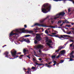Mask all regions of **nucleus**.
Instances as JSON below:
<instances>
[{"mask_svg": "<svg viewBox=\"0 0 74 74\" xmlns=\"http://www.w3.org/2000/svg\"><path fill=\"white\" fill-rule=\"evenodd\" d=\"M67 34H71V31H70L69 32H67Z\"/></svg>", "mask_w": 74, "mask_h": 74, "instance_id": "cd10ccee", "label": "nucleus"}, {"mask_svg": "<svg viewBox=\"0 0 74 74\" xmlns=\"http://www.w3.org/2000/svg\"><path fill=\"white\" fill-rule=\"evenodd\" d=\"M6 46H7V45H3V46L2 47H3V48H4L5 47H6Z\"/></svg>", "mask_w": 74, "mask_h": 74, "instance_id": "5fc2aeb1", "label": "nucleus"}, {"mask_svg": "<svg viewBox=\"0 0 74 74\" xmlns=\"http://www.w3.org/2000/svg\"><path fill=\"white\" fill-rule=\"evenodd\" d=\"M48 36H51V37H53V35H50V34H48Z\"/></svg>", "mask_w": 74, "mask_h": 74, "instance_id": "a19ab883", "label": "nucleus"}, {"mask_svg": "<svg viewBox=\"0 0 74 74\" xmlns=\"http://www.w3.org/2000/svg\"><path fill=\"white\" fill-rule=\"evenodd\" d=\"M61 36H59L57 35H55L54 36V37H58V38H60V39H61L62 38H64V37L62 35H61Z\"/></svg>", "mask_w": 74, "mask_h": 74, "instance_id": "6e6552de", "label": "nucleus"}, {"mask_svg": "<svg viewBox=\"0 0 74 74\" xmlns=\"http://www.w3.org/2000/svg\"><path fill=\"white\" fill-rule=\"evenodd\" d=\"M59 50L58 49V50H56V52H59Z\"/></svg>", "mask_w": 74, "mask_h": 74, "instance_id": "a18cd8bd", "label": "nucleus"}, {"mask_svg": "<svg viewBox=\"0 0 74 74\" xmlns=\"http://www.w3.org/2000/svg\"><path fill=\"white\" fill-rule=\"evenodd\" d=\"M47 18H49V17H48V16H47L46 18L44 19L43 20L41 21H40V22H41V23H43L44 22V21H45V20L46 19H47Z\"/></svg>", "mask_w": 74, "mask_h": 74, "instance_id": "f8f14e48", "label": "nucleus"}, {"mask_svg": "<svg viewBox=\"0 0 74 74\" xmlns=\"http://www.w3.org/2000/svg\"><path fill=\"white\" fill-rule=\"evenodd\" d=\"M64 62V61L63 60H61V63H63Z\"/></svg>", "mask_w": 74, "mask_h": 74, "instance_id": "09e8293b", "label": "nucleus"}, {"mask_svg": "<svg viewBox=\"0 0 74 74\" xmlns=\"http://www.w3.org/2000/svg\"><path fill=\"white\" fill-rule=\"evenodd\" d=\"M25 56V55H20V57H19V58L20 59H22V58H21V57H22V56Z\"/></svg>", "mask_w": 74, "mask_h": 74, "instance_id": "a878e982", "label": "nucleus"}, {"mask_svg": "<svg viewBox=\"0 0 74 74\" xmlns=\"http://www.w3.org/2000/svg\"><path fill=\"white\" fill-rule=\"evenodd\" d=\"M23 52L25 54V55H26V53H26V50L24 49L23 50Z\"/></svg>", "mask_w": 74, "mask_h": 74, "instance_id": "aec40b11", "label": "nucleus"}, {"mask_svg": "<svg viewBox=\"0 0 74 74\" xmlns=\"http://www.w3.org/2000/svg\"><path fill=\"white\" fill-rule=\"evenodd\" d=\"M39 52L40 53H41V49H39Z\"/></svg>", "mask_w": 74, "mask_h": 74, "instance_id": "58836bf2", "label": "nucleus"}, {"mask_svg": "<svg viewBox=\"0 0 74 74\" xmlns=\"http://www.w3.org/2000/svg\"><path fill=\"white\" fill-rule=\"evenodd\" d=\"M31 34H32L33 35H36V34L35 33H34L33 32H32Z\"/></svg>", "mask_w": 74, "mask_h": 74, "instance_id": "ea45409f", "label": "nucleus"}, {"mask_svg": "<svg viewBox=\"0 0 74 74\" xmlns=\"http://www.w3.org/2000/svg\"><path fill=\"white\" fill-rule=\"evenodd\" d=\"M38 60H42V58H39L38 59Z\"/></svg>", "mask_w": 74, "mask_h": 74, "instance_id": "bf43d9fd", "label": "nucleus"}, {"mask_svg": "<svg viewBox=\"0 0 74 74\" xmlns=\"http://www.w3.org/2000/svg\"><path fill=\"white\" fill-rule=\"evenodd\" d=\"M68 12H70V8L68 9Z\"/></svg>", "mask_w": 74, "mask_h": 74, "instance_id": "49530a36", "label": "nucleus"}, {"mask_svg": "<svg viewBox=\"0 0 74 74\" xmlns=\"http://www.w3.org/2000/svg\"><path fill=\"white\" fill-rule=\"evenodd\" d=\"M61 29H62V30H63V32H64V33H65V30L64 29L62 28H61Z\"/></svg>", "mask_w": 74, "mask_h": 74, "instance_id": "79ce46f5", "label": "nucleus"}, {"mask_svg": "<svg viewBox=\"0 0 74 74\" xmlns=\"http://www.w3.org/2000/svg\"><path fill=\"white\" fill-rule=\"evenodd\" d=\"M47 44L49 45V46H50V45H51L50 44L48 43H47Z\"/></svg>", "mask_w": 74, "mask_h": 74, "instance_id": "680f3d73", "label": "nucleus"}, {"mask_svg": "<svg viewBox=\"0 0 74 74\" xmlns=\"http://www.w3.org/2000/svg\"><path fill=\"white\" fill-rule=\"evenodd\" d=\"M11 53L13 57H14V58H17V57H19V56H16V55H19L21 54V52H20L16 54V51L14 50V49H13L11 51Z\"/></svg>", "mask_w": 74, "mask_h": 74, "instance_id": "20e7f679", "label": "nucleus"}, {"mask_svg": "<svg viewBox=\"0 0 74 74\" xmlns=\"http://www.w3.org/2000/svg\"><path fill=\"white\" fill-rule=\"evenodd\" d=\"M46 42H48L49 41V39H48V38H47V39L46 40Z\"/></svg>", "mask_w": 74, "mask_h": 74, "instance_id": "c85d7f7f", "label": "nucleus"}, {"mask_svg": "<svg viewBox=\"0 0 74 74\" xmlns=\"http://www.w3.org/2000/svg\"><path fill=\"white\" fill-rule=\"evenodd\" d=\"M28 71H30L32 70V69H30V68H28Z\"/></svg>", "mask_w": 74, "mask_h": 74, "instance_id": "e433bc0d", "label": "nucleus"}, {"mask_svg": "<svg viewBox=\"0 0 74 74\" xmlns=\"http://www.w3.org/2000/svg\"><path fill=\"white\" fill-rule=\"evenodd\" d=\"M25 28H23L22 29H16L15 30V33H14L13 31H12L10 34V36L11 37V36H12L14 35H18L20 33H22V32L25 31Z\"/></svg>", "mask_w": 74, "mask_h": 74, "instance_id": "f03ea898", "label": "nucleus"}, {"mask_svg": "<svg viewBox=\"0 0 74 74\" xmlns=\"http://www.w3.org/2000/svg\"><path fill=\"white\" fill-rule=\"evenodd\" d=\"M36 40L38 41H40L42 40L41 38L40 35H37L36 37Z\"/></svg>", "mask_w": 74, "mask_h": 74, "instance_id": "423d86ee", "label": "nucleus"}, {"mask_svg": "<svg viewBox=\"0 0 74 74\" xmlns=\"http://www.w3.org/2000/svg\"><path fill=\"white\" fill-rule=\"evenodd\" d=\"M45 65H46V66H48V64L47 63H46L45 64H44Z\"/></svg>", "mask_w": 74, "mask_h": 74, "instance_id": "0e129e2a", "label": "nucleus"}, {"mask_svg": "<svg viewBox=\"0 0 74 74\" xmlns=\"http://www.w3.org/2000/svg\"><path fill=\"white\" fill-rule=\"evenodd\" d=\"M67 44V42H66V44H64V45H66Z\"/></svg>", "mask_w": 74, "mask_h": 74, "instance_id": "338daca9", "label": "nucleus"}, {"mask_svg": "<svg viewBox=\"0 0 74 74\" xmlns=\"http://www.w3.org/2000/svg\"><path fill=\"white\" fill-rule=\"evenodd\" d=\"M38 40H37V39L34 40V43H35V44H38Z\"/></svg>", "mask_w": 74, "mask_h": 74, "instance_id": "4468645a", "label": "nucleus"}, {"mask_svg": "<svg viewBox=\"0 0 74 74\" xmlns=\"http://www.w3.org/2000/svg\"><path fill=\"white\" fill-rule=\"evenodd\" d=\"M70 57L71 58H74V56L73 55H70Z\"/></svg>", "mask_w": 74, "mask_h": 74, "instance_id": "412c9836", "label": "nucleus"}, {"mask_svg": "<svg viewBox=\"0 0 74 74\" xmlns=\"http://www.w3.org/2000/svg\"><path fill=\"white\" fill-rule=\"evenodd\" d=\"M65 21H63V23H65Z\"/></svg>", "mask_w": 74, "mask_h": 74, "instance_id": "774afa93", "label": "nucleus"}, {"mask_svg": "<svg viewBox=\"0 0 74 74\" xmlns=\"http://www.w3.org/2000/svg\"><path fill=\"white\" fill-rule=\"evenodd\" d=\"M36 64H38V66H42V65H44V64H41V63H40V64H39L38 63H36Z\"/></svg>", "mask_w": 74, "mask_h": 74, "instance_id": "dca6fc26", "label": "nucleus"}, {"mask_svg": "<svg viewBox=\"0 0 74 74\" xmlns=\"http://www.w3.org/2000/svg\"><path fill=\"white\" fill-rule=\"evenodd\" d=\"M26 73H27V74H29V71H27Z\"/></svg>", "mask_w": 74, "mask_h": 74, "instance_id": "6e6d98bb", "label": "nucleus"}, {"mask_svg": "<svg viewBox=\"0 0 74 74\" xmlns=\"http://www.w3.org/2000/svg\"><path fill=\"white\" fill-rule=\"evenodd\" d=\"M69 62H70V61H73V59L71 58H69Z\"/></svg>", "mask_w": 74, "mask_h": 74, "instance_id": "7c9ffc66", "label": "nucleus"}, {"mask_svg": "<svg viewBox=\"0 0 74 74\" xmlns=\"http://www.w3.org/2000/svg\"><path fill=\"white\" fill-rule=\"evenodd\" d=\"M36 63H37V62H35V66L36 68H38V65L36 64Z\"/></svg>", "mask_w": 74, "mask_h": 74, "instance_id": "6ab92c4d", "label": "nucleus"}, {"mask_svg": "<svg viewBox=\"0 0 74 74\" xmlns=\"http://www.w3.org/2000/svg\"><path fill=\"white\" fill-rule=\"evenodd\" d=\"M53 63H54V64H53V66H55V65H56V64H57V66H58V64H59V63H56V61H54L53 62Z\"/></svg>", "mask_w": 74, "mask_h": 74, "instance_id": "ddd939ff", "label": "nucleus"}, {"mask_svg": "<svg viewBox=\"0 0 74 74\" xmlns=\"http://www.w3.org/2000/svg\"><path fill=\"white\" fill-rule=\"evenodd\" d=\"M52 34L53 35H55V34H56V33H52Z\"/></svg>", "mask_w": 74, "mask_h": 74, "instance_id": "37998d69", "label": "nucleus"}, {"mask_svg": "<svg viewBox=\"0 0 74 74\" xmlns=\"http://www.w3.org/2000/svg\"><path fill=\"white\" fill-rule=\"evenodd\" d=\"M48 42L50 44H51V43H52V40L51 39H49V42Z\"/></svg>", "mask_w": 74, "mask_h": 74, "instance_id": "a211bd4d", "label": "nucleus"}, {"mask_svg": "<svg viewBox=\"0 0 74 74\" xmlns=\"http://www.w3.org/2000/svg\"><path fill=\"white\" fill-rule=\"evenodd\" d=\"M31 70H36V68L34 66H32L31 68Z\"/></svg>", "mask_w": 74, "mask_h": 74, "instance_id": "5701e85b", "label": "nucleus"}, {"mask_svg": "<svg viewBox=\"0 0 74 74\" xmlns=\"http://www.w3.org/2000/svg\"><path fill=\"white\" fill-rule=\"evenodd\" d=\"M65 15V12H63L59 13L58 14H57L53 18H51L50 20H51V22L52 23H54V20H56L57 18H59L60 16H64Z\"/></svg>", "mask_w": 74, "mask_h": 74, "instance_id": "7ed1b4c3", "label": "nucleus"}, {"mask_svg": "<svg viewBox=\"0 0 74 74\" xmlns=\"http://www.w3.org/2000/svg\"><path fill=\"white\" fill-rule=\"evenodd\" d=\"M69 0V1H73H73H73V0Z\"/></svg>", "mask_w": 74, "mask_h": 74, "instance_id": "e2e57ef3", "label": "nucleus"}, {"mask_svg": "<svg viewBox=\"0 0 74 74\" xmlns=\"http://www.w3.org/2000/svg\"><path fill=\"white\" fill-rule=\"evenodd\" d=\"M65 22L66 23H69V21L67 20H65Z\"/></svg>", "mask_w": 74, "mask_h": 74, "instance_id": "2f4dec72", "label": "nucleus"}, {"mask_svg": "<svg viewBox=\"0 0 74 74\" xmlns=\"http://www.w3.org/2000/svg\"><path fill=\"white\" fill-rule=\"evenodd\" d=\"M58 27V28H59V29H61V27Z\"/></svg>", "mask_w": 74, "mask_h": 74, "instance_id": "13d9d810", "label": "nucleus"}, {"mask_svg": "<svg viewBox=\"0 0 74 74\" xmlns=\"http://www.w3.org/2000/svg\"><path fill=\"white\" fill-rule=\"evenodd\" d=\"M70 42H74V41L71 40H70Z\"/></svg>", "mask_w": 74, "mask_h": 74, "instance_id": "3c124183", "label": "nucleus"}, {"mask_svg": "<svg viewBox=\"0 0 74 74\" xmlns=\"http://www.w3.org/2000/svg\"><path fill=\"white\" fill-rule=\"evenodd\" d=\"M43 6L44 8H42V11L43 13L46 14L48 11H50L51 6V5H50L49 6H48V3H45L43 5Z\"/></svg>", "mask_w": 74, "mask_h": 74, "instance_id": "f257e3e1", "label": "nucleus"}, {"mask_svg": "<svg viewBox=\"0 0 74 74\" xmlns=\"http://www.w3.org/2000/svg\"><path fill=\"white\" fill-rule=\"evenodd\" d=\"M59 57H60V55H58L57 56V57L56 58H59Z\"/></svg>", "mask_w": 74, "mask_h": 74, "instance_id": "603ef678", "label": "nucleus"}, {"mask_svg": "<svg viewBox=\"0 0 74 74\" xmlns=\"http://www.w3.org/2000/svg\"><path fill=\"white\" fill-rule=\"evenodd\" d=\"M61 54L62 55H64V54H65L66 51H65V50H63L61 51Z\"/></svg>", "mask_w": 74, "mask_h": 74, "instance_id": "9b49d317", "label": "nucleus"}, {"mask_svg": "<svg viewBox=\"0 0 74 74\" xmlns=\"http://www.w3.org/2000/svg\"><path fill=\"white\" fill-rule=\"evenodd\" d=\"M45 33L46 34H48V33H49L48 32V31H47V30H46L45 31Z\"/></svg>", "mask_w": 74, "mask_h": 74, "instance_id": "c756f323", "label": "nucleus"}, {"mask_svg": "<svg viewBox=\"0 0 74 74\" xmlns=\"http://www.w3.org/2000/svg\"><path fill=\"white\" fill-rule=\"evenodd\" d=\"M56 58V56H52V59H55Z\"/></svg>", "mask_w": 74, "mask_h": 74, "instance_id": "393cba45", "label": "nucleus"}, {"mask_svg": "<svg viewBox=\"0 0 74 74\" xmlns=\"http://www.w3.org/2000/svg\"><path fill=\"white\" fill-rule=\"evenodd\" d=\"M36 48L38 49L40 48L41 49H42L44 48V47L42 45H38L37 46Z\"/></svg>", "mask_w": 74, "mask_h": 74, "instance_id": "0eeeda50", "label": "nucleus"}, {"mask_svg": "<svg viewBox=\"0 0 74 74\" xmlns=\"http://www.w3.org/2000/svg\"><path fill=\"white\" fill-rule=\"evenodd\" d=\"M26 42H28V43H29V42H30V40H26Z\"/></svg>", "mask_w": 74, "mask_h": 74, "instance_id": "bb28decb", "label": "nucleus"}, {"mask_svg": "<svg viewBox=\"0 0 74 74\" xmlns=\"http://www.w3.org/2000/svg\"><path fill=\"white\" fill-rule=\"evenodd\" d=\"M66 26H67V27H71V25H66Z\"/></svg>", "mask_w": 74, "mask_h": 74, "instance_id": "c9c22d12", "label": "nucleus"}, {"mask_svg": "<svg viewBox=\"0 0 74 74\" xmlns=\"http://www.w3.org/2000/svg\"><path fill=\"white\" fill-rule=\"evenodd\" d=\"M20 40H21V41H23V40H24V38H23L22 37L20 39Z\"/></svg>", "mask_w": 74, "mask_h": 74, "instance_id": "f704fd0d", "label": "nucleus"}, {"mask_svg": "<svg viewBox=\"0 0 74 74\" xmlns=\"http://www.w3.org/2000/svg\"><path fill=\"white\" fill-rule=\"evenodd\" d=\"M71 25H74V23H71Z\"/></svg>", "mask_w": 74, "mask_h": 74, "instance_id": "8fccbe9b", "label": "nucleus"}, {"mask_svg": "<svg viewBox=\"0 0 74 74\" xmlns=\"http://www.w3.org/2000/svg\"><path fill=\"white\" fill-rule=\"evenodd\" d=\"M47 67H49V68L51 67H52V65H48L47 66Z\"/></svg>", "mask_w": 74, "mask_h": 74, "instance_id": "473e14b6", "label": "nucleus"}, {"mask_svg": "<svg viewBox=\"0 0 74 74\" xmlns=\"http://www.w3.org/2000/svg\"><path fill=\"white\" fill-rule=\"evenodd\" d=\"M62 23V21L60 20L58 22V23Z\"/></svg>", "mask_w": 74, "mask_h": 74, "instance_id": "72a5a7b5", "label": "nucleus"}, {"mask_svg": "<svg viewBox=\"0 0 74 74\" xmlns=\"http://www.w3.org/2000/svg\"><path fill=\"white\" fill-rule=\"evenodd\" d=\"M34 26H42L44 27L45 26L46 27H51V28H55V26H46L43 25L42 24H40L38 23H36L34 25L32 26V27Z\"/></svg>", "mask_w": 74, "mask_h": 74, "instance_id": "39448f33", "label": "nucleus"}, {"mask_svg": "<svg viewBox=\"0 0 74 74\" xmlns=\"http://www.w3.org/2000/svg\"><path fill=\"white\" fill-rule=\"evenodd\" d=\"M23 70H25V72H26V69H25V68H23Z\"/></svg>", "mask_w": 74, "mask_h": 74, "instance_id": "864d4df0", "label": "nucleus"}, {"mask_svg": "<svg viewBox=\"0 0 74 74\" xmlns=\"http://www.w3.org/2000/svg\"><path fill=\"white\" fill-rule=\"evenodd\" d=\"M63 25V24L62 23V24H61L60 25V26H62V25Z\"/></svg>", "mask_w": 74, "mask_h": 74, "instance_id": "052dcab7", "label": "nucleus"}, {"mask_svg": "<svg viewBox=\"0 0 74 74\" xmlns=\"http://www.w3.org/2000/svg\"><path fill=\"white\" fill-rule=\"evenodd\" d=\"M63 37H71V38H73V37H71L69 35H62Z\"/></svg>", "mask_w": 74, "mask_h": 74, "instance_id": "9d476101", "label": "nucleus"}, {"mask_svg": "<svg viewBox=\"0 0 74 74\" xmlns=\"http://www.w3.org/2000/svg\"><path fill=\"white\" fill-rule=\"evenodd\" d=\"M26 39H24L23 40H19V41H20L21 42H23V41H25V42H26Z\"/></svg>", "mask_w": 74, "mask_h": 74, "instance_id": "4be33fe9", "label": "nucleus"}, {"mask_svg": "<svg viewBox=\"0 0 74 74\" xmlns=\"http://www.w3.org/2000/svg\"><path fill=\"white\" fill-rule=\"evenodd\" d=\"M52 63V62H49L48 63V64H51V63Z\"/></svg>", "mask_w": 74, "mask_h": 74, "instance_id": "4d7b16f0", "label": "nucleus"}, {"mask_svg": "<svg viewBox=\"0 0 74 74\" xmlns=\"http://www.w3.org/2000/svg\"><path fill=\"white\" fill-rule=\"evenodd\" d=\"M5 53L6 55L5 56V57H9V56H10V55H8V53H8V52H6Z\"/></svg>", "mask_w": 74, "mask_h": 74, "instance_id": "1a4fd4ad", "label": "nucleus"}, {"mask_svg": "<svg viewBox=\"0 0 74 74\" xmlns=\"http://www.w3.org/2000/svg\"><path fill=\"white\" fill-rule=\"evenodd\" d=\"M71 53L73 54L74 53V51H72Z\"/></svg>", "mask_w": 74, "mask_h": 74, "instance_id": "69168bd1", "label": "nucleus"}, {"mask_svg": "<svg viewBox=\"0 0 74 74\" xmlns=\"http://www.w3.org/2000/svg\"><path fill=\"white\" fill-rule=\"evenodd\" d=\"M63 48H64V47H63L62 46H60L58 48V49H59V50H61L62 49H63Z\"/></svg>", "mask_w": 74, "mask_h": 74, "instance_id": "f3484780", "label": "nucleus"}, {"mask_svg": "<svg viewBox=\"0 0 74 74\" xmlns=\"http://www.w3.org/2000/svg\"><path fill=\"white\" fill-rule=\"evenodd\" d=\"M27 58H29V59H30V56H27Z\"/></svg>", "mask_w": 74, "mask_h": 74, "instance_id": "c03bdc74", "label": "nucleus"}, {"mask_svg": "<svg viewBox=\"0 0 74 74\" xmlns=\"http://www.w3.org/2000/svg\"><path fill=\"white\" fill-rule=\"evenodd\" d=\"M30 35H26L24 36V37H30Z\"/></svg>", "mask_w": 74, "mask_h": 74, "instance_id": "b1692460", "label": "nucleus"}, {"mask_svg": "<svg viewBox=\"0 0 74 74\" xmlns=\"http://www.w3.org/2000/svg\"><path fill=\"white\" fill-rule=\"evenodd\" d=\"M27 32H28V33H29L30 34H32V32H33V31H27Z\"/></svg>", "mask_w": 74, "mask_h": 74, "instance_id": "2eb2a0df", "label": "nucleus"}, {"mask_svg": "<svg viewBox=\"0 0 74 74\" xmlns=\"http://www.w3.org/2000/svg\"><path fill=\"white\" fill-rule=\"evenodd\" d=\"M24 27H25V28H27V25H25L24 26Z\"/></svg>", "mask_w": 74, "mask_h": 74, "instance_id": "de8ad7c7", "label": "nucleus"}, {"mask_svg": "<svg viewBox=\"0 0 74 74\" xmlns=\"http://www.w3.org/2000/svg\"><path fill=\"white\" fill-rule=\"evenodd\" d=\"M73 43H72L71 44H70V47H72L73 46Z\"/></svg>", "mask_w": 74, "mask_h": 74, "instance_id": "4c0bfd02", "label": "nucleus"}]
</instances>
